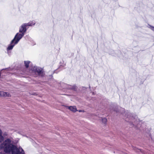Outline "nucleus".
I'll list each match as a JSON object with an SVG mask.
<instances>
[{
  "label": "nucleus",
  "instance_id": "f8f14e48",
  "mask_svg": "<svg viewBox=\"0 0 154 154\" xmlns=\"http://www.w3.org/2000/svg\"><path fill=\"white\" fill-rule=\"evenodd\" d=\"M121 110L122 111H124V109L123 108H121Z\"/></svg>",
  "mask_w": 154,
  "mask_h": 154
},
{
  "label": "nucleus",
  "instance_id": "7ed1b4c3",
  "mask_svg": "<svg viewBox=\"0 0 154 154\" xmlns=\"http://www.w3.org/2000/svg\"><path fill=\"white\" fill-rule=\"evenodd\" d=\"M32 71L35 72L37 73L38 74L41 76H42L44 74L43 71L40 67L35 66L33 67Z\"/></svg>",
  "mask_w": 154,
  "mask_h": 154
},
{
  "label": "nucleus",
  "instance_id": "1a4fd4ad",
  "mask_svg": "<svg viewBox=\"0 0 154 154\" xmlns=\"http://www.w3.org/2000/svg\"><path fill=\"white\" fill-rule=\"evenodd\" d=\"M102 122L104 124H105L107 122V119L104 118H102Z\"/></svg>",
  "mask_w": 154,
  "mask_h": 154
},
{
  "label": "nucleus",
  "instance_id": "423d86ee",
  "mask_svg": "<svg viewBox=\"0 0 154 154\" xmlns=\"http://www.w3.org/2000/svg\"><path fill=\"white\" fill-rule=\"evenodd\" d=\"M67 108L70 111L73 112H75L77 111L76 107L75 106H67Z\"/></svg>",
  "mask_w": 154,
  "mask_h": 154
},
{
  "label": "nucleus",
  "instance_id": "ddd939ff",
  "mask_svg": "<svg viewBox=\"0 0 154 154\" xmlns=\"http://www.w3.org/2000/svg\"><path fill=\"white\" fill-rule=\"evenodd\" d=\"M1 76V72H0V77Z\"/></svg>",
  "mask_w": 154,
  "mask_h": 154
},
{
  "label": "nucleus",
  "instance_id": "9b49d317",
  "mask_svg": "<svg viewBox=\"0 0 154 154\" xmlns=\"http://www.w3.org/2000/svg\"><path fill=\"white\" fill-rule=\"evenodd\" d=\"M79 112H84V111L83 110H79Z\"/></svg>",
  "mask_w": 154,
  "mask_h": 154
},
{
  "label": "nucleus",
  "instance_id": "9d476101",
  "mask_svg": "<svg viewBox=\"0 0 154 154\" xmlns=\"http://www.w3.org/2000/svg\"><path fill=\"white\" fill-rule=\"evenodd\" d=\"M150 28L152 30L154 31V27L151 26H150Z\"/></svg>",
  "mask_w": 154,
  "mask_h": 154
},
{
  "label": "nucleus",
  "instance_id": "0eeeda50",
  "mask_svg": "<svg viewBox=\"0 0 154 154\" xmlns=\"http://www.w3.org/2000/svg\"><path fill=\"white\" fill-rule=\"evenodd\" d=\"M64 88H68L69 89H75L74 87L70 85H68L66 84H64Z\"/></svg>",
  "mask_w": 154,
  "mask_h": 154
},
{
  "label": "nucleus",
  "instance_id": "f257e3e1",
  "mask_svg": "<svg viewBox=\"0 0 154 154\" xmlns=\"http://www.w3.org/2000/svg\"><path fill=\"white\" fill-rule=\"evenodd\" d=\"M13 143V141L11 139H7L1 144L0 148L3 149L5 152H11L12 154H25L23 150L21 147L18 148Z\"/></svg>",
  "mask_w": 154,
  "mask_h": 154
},
{
  "label": "nucleus",
  "instance_id": "f03ea898",
  "mask_svg": "<svg viewBox=\"0 0 154 154\" xmlns=\"http://www.w3.org/2000/svg\"><path fill=\"white\" fill-rule=\"evenodd\" d=\"M35 22L32 21L27 23H24L22 24L19 29V32L17 33L13 39L15 42L16 44H17L20 40L24 36L26 32L28 26H32L35 24Z\"/></svg>",
  "mask_w": 154,
  "mask_h": 154
},
{
  "label": "nucleus",
  "instance_id": "6e6552de",
  "mask_svg": "<svg viewBox=\"0 0 154 154\" xmlns=\"http://www.w3.org/2000/svg\"><path fill=\"white\" fill-rule=\"evenodd\" d=\"M30 63V61H25L24 64L26 68H28L29 67V64Z\"/></svg>",
  "mask_w": 154,
  "mask_h": 154
},
{
  "label": "nucleus",
  "instance_id": "39448f33",
  "mask_svg": "<svg viewBox=\"0 0 154 154\" xmlns=\"http://www.w3.org/2000/svg\"><path fill=\"white\" fill-rule=\"evenodd\" d=\"M0 96L2 97H11V95L8 92H6L2 91H0Z\"/></svg>",
  "mask_w": 154,
  "mask_h": 154
},
{
  "label": "nucleus",
  "instance_id": "20e7f679",
  "mask_svg": "<svg viewBox=\"0 0 154 154\" xmlns=\"http://www.w3.org/2000/svg\"><path fill=\"white\" fill-rule=\"evenodd\" d=\"M17 44L15 43V41L12 40L7 48V51L8 52V53L10 50H12L14 45Z\"/></svg>",
  "mask_w": 154,
  "mask_h": 154
}]
</instances>
